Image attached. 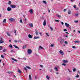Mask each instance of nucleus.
Masks as SVG:
<instances>
[{
  "label": "nucleus",
  "instance_id": "f257e3e1",
  "mask_svg": "<svg viewBox=\"0 0 80 80\" xmlns=\"http://www.w3.org/2000/svg\"><path fill=\"white\" fill-rule=\"evenodd\" d=\"M59 53L61 55H64V52L63 51L60 50L59 51Z\"/></svg>",
  "mask_w": 80,
  "mask_h": 80
},
{
  "label": "nucleus",
  "instance_id": "f03ea898",
  "mask_svg": "<svg viewBox=\"0 0 80 80\" xmlns=\"http://www.w3.org/2000/svg\"><path fill=\"white\" fill-rule=\"evenodd\" d=\"M28 54H31V53H32V51L31 49H29L28 50Z\"/></svg>",
  "mask_w": 80,
  "mask_h": 80
},
{
  "label": "nucleus",
  "instance_id": "7ed1b4c3",
  "mask_svg": "<svg viewBox=\"0 0 80 80\" xmlns=\"http://www.w3.org/2000/svg\"><path fill=\"white\" fill-rule=\"evenodd\" d=\"M63 42H64V40L62 38H61L60 40V43H61L62 44V43H63Z\"/></svg>",
  "mask_w": 80,
  "mask_h": 80
},
{
  "label": "nucleus",
  "instance_id": "20e7f679",
  "mask_svg": "<svg viewBox=\"0 0 80 80\" xmlns=\"http://www.w3.org/2000/svg\"><path fill=\"white\" fill-rule=\"evenodd\" d=\"M10 6L12 8H16V6L14 5H10Z\"/></svg>",
  "mask_w": 80,
  "mask_h": 80
},
{
  "label": "nucleus",
  "instance_id": "39448f33",
  "mask_svg": "<svg viewBox=\"0 0 80 80\" xmlns=\"http://www.w3.org/2000/svg\"><path fill=\"white\" fill-rule=\"evenodd\" d=\"M9 20L10 21H11V22H13L15 21V20L13 18H9Z\"/></svg>",
  "mask_w": 80,
  "mask_h": 80
},
{
  "label": "nucleus",
  "instance_id": "423d86ee",
  "mask_svg": "<svg viewBox=\"0 0 80 80\" xmlns=\"http://www.w3.org/2000/svg\"><path fill=\"white\" fill-rule=\"evenodd\" d=\"M38 38H40V37H35L33 39H38Z\"/></svg>",
  "mask_w": 80,
  "mask_h": 80
},
{
  "label": "nucleus",
  "instance_id": "0eeeda50",
  "mask_svg": "<svg viewBox=\"0 0 80 80\" xmlns=\"http://www.w3.org/2000/svg\"><path fill=\"white\" fill-rule=\"evenodd\" d=\"M65 25L67 27H68L69 26H70V25L69 24H68L67 23L65 22Z\"/></svg>",
  "mask_w": 80,
  "mask_h": 80
},
{
  "label": "nucleus",
  "instance_id": "6e6552de",
  "mask_svg": "<svg viewBox=\"0 0 80 80\" xmlns=\"http://www.w3.org/2000/svg\"><path fill=\"white\" fill-rule=\"evenodd\" d=\"M2 38H1V40L0 41V43H3V41L2 40Z\"/></svg>",
  "mask_w": 80,
  "mask_h": 80
},
{
  "label": "nucleus",
  "instance_id": "1a4fd4ad",
  "mask_svg": "<svg viewBox=\"0 0 80 80\" xmlns=\"http://www.w3.org/2000/svg\"><path fill=\"white\" fill-rule=\"evenodd\" d=\"M68 15H70L71 14V11L69 10L68 11Z\"/></svg>",
  "mask_w": 80,
  "mask_h": 80
},
{
  "label": "nucleus",
  "instance_id": "9d476101",
  "mask_svg": "<svg viewBox=\"0 0 80 80\" xmlns=\"http://www.w3.org/2000/svg\"><path fill=\"white\" fill-rule=\"evenodd\" d=\"M29 12L30 13L32 14L33 12V11L32 10V9H30L29 10Z\"/></svg>",
  "mask_w": 80,
  "mask_h": 80
},
{
  "label": "nucleus",
  "instance_id": "9b49d317",
  "mask_svg": "<svg viewBox=\"0 0 80 80\" xmlns=\"http://www.w3.org/2000/svg\"><path fill=\"white\" fill-rule=\"evenodd\" d=\"M11 8L10 7H8L7 9V10H8V11H11Z\"/></svg>",
  "mask_w": 80,
  "mask_h": 80
},
{
  "label": "nucleus",
  "instance_id": "f8f14e48",
  "mask_svg": "<svg viewBox=\"0 0 80 80\" xmlns=\"http://www.w3.org/2000/svg\"><path fill=\"white\" fill-rule=\"evenodd\" d=\"M6 33L8 35V36L9 37H10V36H11V35L9 32H7Z\"/></svg>",
  "mask_w": 80,
  "mask_h": 80
},
{
  "label": "nucleus",
  "instance_id": "ddd939ff",
  "mask_svg": "<svg viewBox=\"0 0 80 80\" xmlns=\"http://www.w3.org/2000/svg\"><path fill=\"white\" fill-rule=\"evenodd\" d=\"M28 37L29 38H32V36L30 34H28Z\"/></svg>",
  "mask_w": 80,
  "mask_h": 80
},
{
  "label": "nucleus",
  "instance_id": "4468645a",
  "mask_svg": "<svg viewBox=\"0 0 80 80\" xmlns=\"http://www.w3.org/2000/svg\"><path fill=\"white\" fill-rule=\"evenodd\" d=\"M13 46L15 47V48H18V49H19V48H18V47L17 46L15 45H13Z\"/></svg>",
  "mask_w": 80,
  "mask_h": 80
},
{
  "label": "nucleus",
  "instance_id": "2eb2a0df",
  "mask_svg": "<svg viewBox=\"0 0 80 80\" xmlns=\"http://www.w3.org/2000/svg\"><path fill=\"white\" fill-rule=\"evenodd\" d=\"M43 25H44V26H45V25H46V21L45 20L44 21Z\"/></svg>",
  "mask_w": 80,
  "mask_h": 80
},
{
  "label": "nucleus",
  "instance_id": "dca6fc26",
  "mask_svg": "<svg viewBox=\"0 0 80 80\" xmlns=\"http://www.w3.org/2000/svg\"><path fill=\"white\" fill-rule=\"evenodd\" d=\"M62 62H63V63H66L67 62H68V61L64 60H63Z\"/></svg>",
  "mask_w": 80,
  "mask_h": 80
},
{
  "label": "nucleus",
  "instance_id": "f3484780",
  "mask_svg": "<svg viewBox=\"0 0 80 80\" xmlns=\"http://www.w3.org/2000/svg\"><path fill=\"white\" fill-rule=\"evenodd\" d=\"M29 25L30 26V27H33V24L32 23L29 24Z\"/></svg>",
  "mask_w": 80,
  "mask_h": 80
},
{
  "label": "nucleus",
  "instance_id": "a211bd4d",
  "mask_svg": "<svg viewBox=\"0 0 80 80\" xmlns=\"http://www.w3.org/2000/svg\"><path fill=\"white\" fill-rule=\"evenodd\" d=\"M29 78L30 80H32V77H31V75H29Z\"/></svg>",
  "mask_w": 80,
  "mask_h": 80
},
{
  "label": "nucleus",
  "instance_id": "6ab92c4d",
  "mask_svg": "<svg viewBox=\"0 0 80 80\" xmlns=\"http://www.w3.org/2000/svg\"><path fill=\"white\" fill-rule=\"evenodd\" d=\"M11 59L12 60H13L14 61H15V62H17V60H16L13 58H12Z\"/></svg>",
  "mask_w": 80,
  "mask_h": 80
},
{
  "label": "nucleus",
  "instance_id": "aec40b11",
  "mask_svg": "<svg viewBox=\"0 0 80 80\" xmlns=\"http://www.w3.org/2000/svg\"><path fill=\"white\" fill-rule=\"evenodd\" d=\"M74 43H80V41H74Z\"/></svg>",
  "mask_w": 80,
  "mask_h": 80
},
{
  "label": "nucleus",
  "instance_id": "412c9836",
  "mask_svg": "<svg viewBox=\"0 0 80 80\" xmlns=\"http://www.w3.org/2000/svg\"><path fill=\"white\" fill-rule=\"evenodd\" d=\"M21 23H23V22H22V18L20 19V20L19 21Z\"/></svg>",
  "mask_w": 80,
  "mask_h": 80
},
{
  "label": "nucleus",
  "instance_id": "4be33fe9",
  "mask_svg": "<svg viewBox=\"0 0 80 80\" xmlns=\"http://www.w3.org/2000/svg\"><path fill=\"white\" fill-rule=\"evenodd\" d=\"M42 2L43 3H44V4H47V2L45 1H43Z\"/></svg>",
  "mask_w": 80,
  "mask_h": 80
},
{
  "label": "nucleus",
  "instance_id": "5701e85b",
  "mask_svg": "<svg viewBox=\"0 0 80 80\" xmlns=\"http://www.w3.org/2000/svg\"><path fill=\"white\" fill-rule=\"evenodd\" d=\"M55 70H56V71H58V68H57V67L55 68Z\"/></svg>",
  "mask_w": 80,
  "mask_h": 80
},
{
  "label": "nucleus",
  "instance_id": "b1692460",
  "mask_svg": "<svg viewBox=\"0 0 80 80\" xmlns=\"http://www.w3.org/2000/svg\"><path fill=\"white\" fill-rule=\"evenodd\" d=\"M6 19H5L3 20V21L2 22V23H6Z\"/></svg>",
  "mask_w": 80,
  "mask_h": 80
},
{
  "label": "nucleus",
  "instance_id": "393cba45",
  "mask_svg": "<svg viewBox=\"0 0 80 80\" xmlns=\"http://www.w3.org/2000/svg\"><path fill=\"white\" fill-rule=\"evenodd\" d=\"M25 48H26V45H24V46H23L22 47V49H25Z\"/></svg>",
  "mask_w": 80,
  "mask_h": 80
},
{
  "label": "nucleus",
  "instance_id": "a878e982",
  "mask_svg": "<svg viewBox=\"0 0 80 80\" xmlns=\"http://www.w3.org/2000/svg\"><path fill=\"white\" fill-rule=\"evenodd\" d=\"M18 72L19 73H22V71L20 69L18 70Z\"/></svg>",
  "mask_w": 80,
  "mask_h": 80
},
{
  "label": "nucleus",
  "instance_id": "bb28decb",
  "mask_svg": "<svg viewBox=\"0 0 80 80\" xmlns=\"http://www.w3.org/2000/svg\"><path fill=\"white\" fill-rule=\"evenodd\" d=\"M13 73V72H7V73Z\"/></svg>",
  "mask_w": 80,
  "mask_h": 80
},
{
  "label": "nucleus",
  "instance_id": "cd10ccee",
  "mask_svg": "<svg viewBox=\"0 0 80 80\" xmlns=\"http://www.w3.org/2000/svg\"><path fill=\"white\" fill-rule=\"evenodd\" d=\"M27 68H28V69H31V68H30V67H29L28 66H26Z\"/></svg>",
  "mask_w": 80,
  "mask_h": 80
},
{
  "label": "nucleus",
  "instance_id": "c85d7f7f",
  "mask_svg": "<svg viewBox=\"0 0 80 80\" xmlns=\"http://www.w3.org/2000/svg\"><path fill=\"white\" fill-rule=\"evenodd\" d=\"M14 31L15 35H17V31H16V30H14Z\"/></svg>",
  "mask_w": 80,
  "mask_h": 80
},
{
  "label": "nucleus",
  "instance_id": "c756f323",
  "mask_svg": "<svg viewBox=\"0 0 80 80\" xmlns=\"http://www.w3.org/2000/svg\"><path fill=\"white\" fill-rule=\"evenodd\" d=\"M9 47L10 48H13V47L12 46V45L10 44L9 45Z\"/></svg>",
  "mask_w": 80,
  "mask_h": 80
},
{
  "label": "nucleus",
  "instance_id": "7c9ffc66",
  "mask_svg": "<svg viewBox=\"0 0 80 80\" xmlns=\"http://www.w3.org/2000/svg\"><path fill=\"white\" fill-rule=\"evenodd\" d=\"M39 49L41 48V49H43V47H42V46H40L39 47Z\"/></svg>",
  "mask_w": 80,
  "mask_h": 80
},
{
  "label": "nucleus",
  "instance_id": "2f4dec72",
  "mask_svg": "<svg viewBox=\"0 0 80 80\" xmlns=\"http://www.w3.org/2000/svg\"><path fill=\"white\" fill-rule=\"evenodd\" d=\"M46 78L48 80H49V79H50V78L48 77V76H46Z\"/></svg>",
  "mask_w": 80,
  "mask_h": 80
},
{
  "label": "nucleus",
  "instance_id": "473e14b6",
  "mask_svg": "<svg viewBox=\"0 0 80 80\" xmlns=\"http://www.w3.org/2000/svg\"><path fill=\"white\" fill-rule=\"evenodd\" d=\"M49 28L50 29H51V31H53V28H52L50 26L49 27Z\"/></svg>",
  "mask_w": 80,
  "mask_h": 80
},
{
  "label": "nucleus",
  "instance_id": "72a5a7b5",
  "mask_svg": "<svg viewBox=\"0 0 80 80\" xmlns=\"http://www.w3.org/2000/svg\"><path fill=\"white\" fill-rule=\"evenodd\" d=\"M11 3H12V2H11V1H9V3H8V5H10Z\"/></svg>",
  "mask_w": 80,
  "mask_h": 80
},
{
  "label": "nucleus",
  "instance_id": "f704fd0d",
  "mask_svg": "<svg viewBox=\"0 0 80 80\" xmlns=\"http://www.w3.org/2000/svg\"><path fill=\"white\" fill-rule=\"evenodd\" d=\"M24 70H26V72H27V68H26V67H24Z\"/></svg>",
  "mask_w": 80,
  "mask_h": 80
},
{
  "label": "nucleus",
  "instance_id": "c9c22d12",
  "mask_svg": "<svg viewBox=\"0 0 80 80\" xmlns=\"http://www.w3.org/2000/svg\"><path fill=\"white\" fill-rule=\"evenodd\" d=\"M3 48L2 46H0V50H2Z\"/></svg>",
  "mask_w": 80,
  "mask_h": 80
},
{
  "label": "nucleus",
  "instance_id": "e433bc0d",
  "mask_svg": "<svg viewBox=\"0 0 80 80\" xmlns=\"http://www.w3.org/2000/svg\"><path fill=\"white\" fill-rule=\"evenodd\" d=\"M57 16L59 18H60L61 17V16H60L58 14L57 15Z\"/></svg>",
  "mask_w": 80,
  "mask_h": 80
},
{
  "label": "nucleus",
  "instance_id": "4c0bfd02",
  "mask_svg": "<svg viewBox=\"0 0 80 80\" xmlns=\"http://www.w3.org/2000/svg\"><path fill=\"white\" fill-rule=\"evenodd\" d=\"M73 71L74 72H75V71H76V69L74 68V69H73Z\"/></svg>",
  "mask_w": 80,
  "mask_h": 80
},
{
  "label": "nucleus",
  "instance_id": "58836bf2",
  "mask_svg": "<svg viewBox=\"0 0 80 80\" xmlns=\"http://www.w3.org/2000/svg\"><path fill=\"white\" fill-rule=\"evenodd\" d=\"M73 8H76V5H74Z\"/></svg>",
  "mask_w": 80,
  "mask_h": 80
},
{
  "label": "nucleus",
  "instance_id": "ea45409f",
  "mask_svg": "<svg viewBox=\"0 0 80 80\" xmlns=\"http://www.w3.org/2000/svg\"><path fill=\"white\" fill-rule=\"evenodd\" d=\"M62 65H64V66H66V64L65 63H63L62 64Z\"/></svg>",
  "mask_w": 80,
  "mask_h": 80
},
{
  "label": "nucleus",
  "instance_id": "a19ab883",
  "mask_svg": "<svg viewBox=\"0 0 80 80\" xmlns=\"http://www.w3.org/2000/svg\"><path fill=\"white\" fill-rule=\"evenodd\" d=\"M46 35H47V36L48 37H49V35L48 34V33H46Z\"/></svg>",
  "mask_w": 80,
  "mask_h": 80
},
{
  "label": "nucleus",
  "instance_id": "79ce46f5",
  "mask_svg": "<svg viewBox=\"0 0 80 80\" xmlns=\"http://www.w3.org/2000/svg\"><path fill=\"white\" fill-rule=\"evenodd\" d=\"M64 43H65V44H67L68 43L67 42V41H65L64 42Z\"/></svg>",
  "mask_w": 80,
  "mask_h": 80
},
{
  "label": "nucleus",
  "instance_id": "37998d69",
  "mask_svg": "<svg viewBox=\"0 0 80 80\" xmlns=\"http://www.w3.org/2000/svg\"><path fill=\"white\" fill-rule=\"evenodd\" d=\"M35 33H36V35H38V32H37L36 31L35 32Z\"/></svg>",
  "mask_w": 80,
  "mask_h": 80
},
{
  "label": "nucleus",
  "instance_id": "c03bdc74",
  "mask_svg": "<svg viewBox=\"0 0 80 80\" xmlns=\"http://www.w3.org/2000/svg\"><path fill=\"white\" fill-rule=\"evenodd\" d=\"M55 21L56 22H59V20H57V19L55 20Z\"/></svg>",
  "mask_w": 80,
  "mask_h": 80
},
{
  "label": "nucleus",
  "instance_id": "a18cd8bd",
  "mask_svg": "<svg viewBox=\"0 0 80 80\" xmlns=\"http://www.w3.org/2000/svg\"><path fill=\"white\" fill-rule=\"evenodd\" d=\"M63 31L64 32H66V31H67V29H64L63 30Z\"/></svg>",
  "mask_w": 80,
  "mask_h": 80
},
{
  "label": "nucleus",
  "instance_id": "49530a36",
  "mask_svg": "<svg viewBox=\"0 0 80 80\" xmlns=\"http://www.w3.org/2000/svg\"><path fill=\"white\" fill-rule=\"evenodd\" d=\"M48 12H49V13H50V9H49V8H48Z\"/></svg>",
  "mask_w": 80,
  "mask_h": 80
},
{
  "label": "nucleus",
  "instance_id": "de8ad7c7",
  "mask_svg": "<svg viewBox=\"0 0 80 80\" xmlns=\"http://www.w3.org/2000/svg\"><path fill=\"white\" fill-rule=\"evenodd\" d=\"M75 16H76V17H78V14H76L75 15Z\"/></svg>",
  "mask_w": 80,
  "mask_h": 80
},
{
  "label": "nucleus",
  "instance_id": "09e8293b",
  "mask_svg": "<svg viewBox=\"0 0 80 80\" xmlns=\"http://www.w3.org/2000/svg\"><path fill=\"white\" fill-rule=\"evenodd\" d=\"M79 77V76L78 75L76 76V78H78Z\"/></svg>",
  "mask_w": 80,
  "mask_h": 80
},
{
  "label": "nucleus",
  "instance_id": "8fccbe9b",
  "mask_svg": "<svg viewBox=\"0 0 80 80\" xmlns=\"http://www.w3.org/2000/svg\"><path fill=\"white\" fill-rule=\"evenodd\" d=\"M74 22L75 23H78V21L77 20V21H74Z\"/></svg>",
  "mask_w": 80,
  "mask_h": 80
},
{
  "label": "nucleus",
  "instance_id": "3c124183",
  "mask_svg": "<svg viewBox=\"0 0 80 80\" xmlns=\"http://www.w3.org/2000/svg\"><path fill=\"white\" fill-rule=\"evenodd\" d=\"M40 66L41 67H42V68H43V65H40Z\"/></svg>",
  "mask_w": 80,
  "mask_h": 80
},
{
  "label": "nucleus",
  "instance_id": "603ef678",
  "mask_svg": "<svg viewBox=\"0 0 80 80\" xmlns=\"http://www.w3.org/2000/svg\"><path fill=\"white\" fill-rule=\"evenodd\" d=\"M72 48H76V47L75 46H72Z\"/></svg>",
  "mask_w": 80,
  "mask_h": 80
},
{
  "label": "nucleus",
  "instance_id": "864d4df0",
  "mask_svg": "<svg viewBox=\"0 0 80 80\" xmlns=\"http://www.w3.org/2000/svg\"><path fill=\"white\" fill-rule=\"evenodd\" d=\"M75 8L76 10H78V8Z\"/></svg>",
  "mask_w": 80,
  "mask_h": 80
},
{
  "label": "nucleus",
  "instance_id": "5fc2aeb1",
  "mask_svg": "<svg viewBox=\"0 0 80 80\" xmlns=\"http://www.w3.org/2000/svg\"><path fill=\"white\" fill-rule=\"evenodd\" d=\"M68 71L69 72H70V73H72V71L68 69Z\"/></svg>",
  "mask_w": 80,
  "mask_h": 80
},
{
  "label": "nucleus",
  "instance_id": "6e6d98bb",
  "mask_svg": "<svg viewBox=\"0 0 80 80\" xmlns=\"http://www.w3.org/2000/svg\"><path fill=\"white\" fill-rule=\"evenodd\" d=\"M41 19H42V20H43V19H44V18L43 17H42L41 18Z\"/></svg>",
  "mask_w": 80,
  "mask_h": 80
},
{
  "label": "nucleus",
  "instance_id": "4d7b16f0",
  "mask_svg": "<svg viewBox=\"0 0 80 80\" xmlns=\"http://www.w3.org/2000/svg\"><path fill=\"white\" fill-rule=\"evenodd\" d=\"M1 57L2 58H4V57L2 55H1Z\"/></svg>",
  "mask_w": 80,
  "mask_h": 80
},
{
  "label": "nucleus",
  "instance_id": "13d9d810",
  "mask_svg": "<svg viewBox=\"0 0 80 80\" xmlns=\"http://www.w3.org/2000/svg\"><path fill=\"white\" fill-rule=\"evenodd\" d=\"M51 47H53V44H51Z\"/></svg>",
  "mask_w": 80,
  "mask_h": 80
},
{
  "label": "nucleus",
  "instance_id": "bf43d9fd",
  "mask_svg": "<svg viewBox=\"0 0 80 80\" xmlns=\"http://www.w3.org/2000/svg\"><path fill=\"white\" fill-rule=\"evenodd\" d=\"M64 12H66L67 11V9H64L63 10Z\"/></svg>",
  "mask_w": 80,
  "mask_h": 80
},
{
  "label": "nucleus",
  "instance_id": "052dcab7",
  "mask_svg": "<svg viewBox=\"0 0 80 80\" xmlns=\"http://www.w3.org/2000/svg\"><path fill=\"white\" fill-rule=\"evenodd\" d=\"M6 51V49H4L3 51V52H5Z\"/></svg>",
  "mask_w": 80,
  "mask_h": 80
},
{
  "label": "nucleus",
  "instance_id": "680f3d73",
  "mask_svg": "<svg viewBox=\"0 0 80 80\" xmlns=\"http://www.w3.org/2000/svg\"><path fill=\"white\" fill-rule=\"evenodd\" d=\"M24 21H25V22H27V19H26V18H25V19Z\"/></svg>",
  "mask_w": 80,
  "mask_h": 80
},
{
  "label": "nucleus",
  "instance_id": "e2e57ef3",
  "mask_svg": "<svg viewBox=\"0 0 80 80\" xmlns=\"http://www.w3.org/2000/svg\"><path fill=\"white\" fill-rule=\"evenodd\" d=\"M14 41H15V43H17V42H18V41H17V40H14Z\"/></svg>",
  "mask_w": 80,
  "mask_h": 80
},
{
  "label": "nucleus",
  "instance_id": "0e129e2a",
  "mask_svg": "<svg viewBox=\"0 0 80 80\" xmlns=\"http://www.w3.org/2000/svg\"><path fill=\"white\" fill-rule=\"evenodd\" d=\"M50 71L51 72H52V69H50Z\"/></svg>",
  "mask_w": 80,
  "mask_h": 80
},
{
  "label": "nucleus",
  "instance_id": "69168bd1",
  "mask_svg": "<svg viewBox=\"0 0 80 80\" xmlns=\"http://www.w3.org/2000/svg\"><path fill=\"white\" fill-rule=\"evenodd\" d=\"M39 34H40V35H42V33H41V32H40Z\"/></svg>",
  "mask_w": 80,
  "mask_h": 80
},
{
  "label": "nucleus",
  "instance_id": "338daca9",
  "mask_svg": "<svg viewBox=\"0 0 80 80\" xmlns=\"http://www.w3.org/2000/svg\"><path fill=\"white\" fill-rule=\"evenodd\" d=\"M61 24H62V25H63V22H61Z\"/></svg>",
  "mask_w": 80,
  "mask_h": 80
},
{
  "label": "nucleus",
  "instance_id": "774afa93",
  "mask_svg": "<svg viewBox=\"0 0 80 80\" xmlns=\"http://www.w3.org/2000/svg\"><path fill=\"white\" fill-rule=\"evenodd\" d=\"M78 32L79 33H80V31H78Z\"/></svg>",
  "mask_w": 80,
  "mask_h": 80
}]
</instances>
